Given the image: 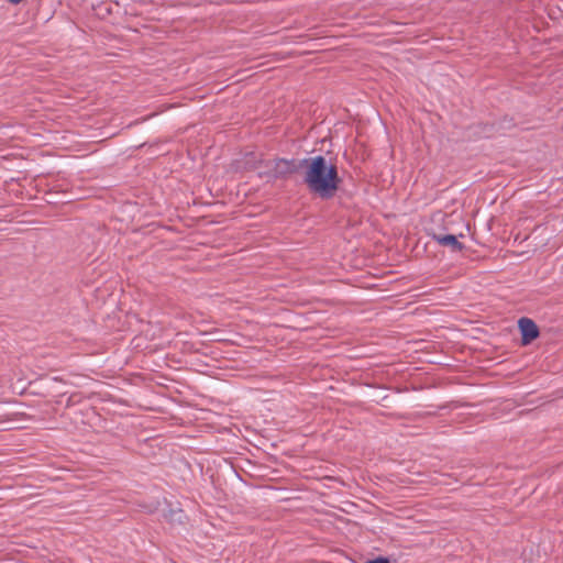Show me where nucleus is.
Returning <instances> with one entry per match:
<instances>
[{
    "instance_id": "obj_1",
    "label": "nucleus",
    "mask_w": 563,
    "mask_h": 563,
    "mask_svg": "<svg viewBox=\"0 0 563 563\" xmlns=\"http://www.w3.org/2000/svg\"><path fill=\"white\" fill-rule=\"evenodd\" d=\"M305 181L312 192L322 198H330L339 186L336 167L322 156L312 157L307 162Z\"/></svg>"
},
{
    "instance_id": "obj_2",
    "label": "nucleus",
    "mask_w": 563,
    "mask_h": 563,
    "mask_svg": "<svg viewBox=\"0 0 563 563\" xmlns=\"http://www.w3.org/2000/svg\"><path fill=\"white\" fill-rule=\"evenodd\" d=\"M518 325L522 336V344L527 345L539 336V329L531 319L521 318Z\"/></svg>"
},
{
    "instance_id": "obj_4",
    "label": "nucleus",
    "mask_w": 563,
    "mask_h": 563,
    "mask_svg": "<svg viewBox=\"0 0 563 563\" xmlns=\"http://www.w3.org/2000/svg\"><path fill=\"white\" fill-rule=\"evenodd\" d=\"M366 563H389V561L387 559H385V558H378V559L368 561Z\"/></svg>"
},
{
    "instance_id": "obj_3",
    "label": "nucleus",
    "mask_w": 563,
    "mask_h": 563,
    "mask_svg": "<svg viewBox=\"0 0 563 563\" xmlns=\"http://www.w3.org/2000/svg\"><path fill=\"white\" fill-rule=\"evenodd\" d=\"M435 240L441 245L450 246L452 250H461L462 245L457 241L455 235L448 234V235H438L435 236Z\"/></svg>"
}]
</instances>
